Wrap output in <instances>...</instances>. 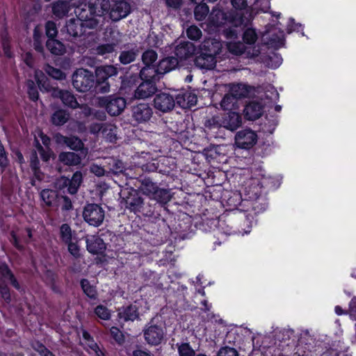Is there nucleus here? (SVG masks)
I'll return each instance as SVG.
<instances>
[{
	"mask_svg": "<svg viewBox=\"0 0 356 356\" xmlns=\"http://www.w3.org/2000/svg\"><path fill=\"white\" fill-rule=\"evenodd\" d=\"M72 84L74 88L81 92L90 90L95 84V77L90 70L79 68L72 75Z\"/></svg>",
	"mask_w": 356,
	"mask_h": 356,
	"instance_id": "f257e3e1",
	"label": "nucleus"
},
{
	"mask_svg": "<svg viewBox=\"0 0 356 356\" xmlns=\"http://www.w3.org/2000/svg\"><path fill=\"white\" fill-rule=\"evenodd\" d=\"M105 217V212L102 207L97 204H88L83 211V218L90 225L100 226Z\"/></svg>",
	"mask_w": 356,
	"mask_h": 356,
	"instance_id": "f03ea898",
	"label": "nucleus"
},
{
	"mask_svg": "<svg viewBox=\"0 0 356 356\" xmlns=\"http://www.w3.org/2000/svg\"><path fill=\"white\" fill-rule=\"evenodd\" d=\"M143 332L145 341L151 346L161 344L165 336V328L161 325L154 324L153 321L145 325Z\"/></svg>",
	"mask_w": 356,
	"mask_h": 356,
	"instance_id": "7ed1b4c3",
	"label": "nucleus"
},
{
	"mask_svg": "<svg viewBox=\"0 0 356 356\" xmlns=\"http://www.w3.org/2000/svg\"><path fill=\"white\" fill-rule=\"evenodd\" d=\"M98 104L104 107L109 115L117 116L124 111L127 102L123 97L108 96L99 98Z\"/></svg>",
	"mask_w": 356,
	"mask_h": 356,
	"instance_id": "20e7f679",
	"label": "nucleus"
},
{
	"mask_svg": "<svg viewBox=\"0 0 356 356\" xmlns=\"http://www.w3.org/2000/svg\"><path fill=\"white\" fill-rule=\"evenodd\" d=\"M66 33L72 37L74 42L79 40L81 42L84 41L86 35L89 34L86 33V30H83L82 20L79 19H70L67 22L64 28Z\"/></svg>",
	"mask_w": 356,
	"mask_h": 356,
	"instance_id": "39448f33",
	"label": "nucleus"
},
{
	"mask_svg": "<svg viewBox=\"0 0 356 356\" xmlns=\"http://www.w3.org/2000/svg\"><path fill=\"white\" fill-rule=\"evenodd\" d=\"M257 140V134L250 129H243L236 133L235 143L242 149H250L254 145Z\"/></svg>",
	"mask_w": 356,
	"mask_h": 356,
	"instance_id": "423d86ee",
	"label": "nucleus"
},
{
	"mask_svg": "<svg viewBox=\"0 0 356 356\" xmlns=\"http://www.w3.org/2000/svg\"><path fill=\"white\" fill-rule=\"evenodd\" d=\"M155 108L166 113L172 111L175 106V99L172 95L166 92L157 94L154 99Z\"/></svg>",
	"mask_w": 356,
	"mask_h": 356,
	"instance_id": "0eeeda50",
	"label": "nucleus"
},
{
	"mask_svg": "<svg viewBox=\"0 0 356 356\" xmlns=\"http://www.w3.org/2000/svg\"><path fill=\"white\" fill-rule=\"evenodd\" d=\"M109 6L110 17L115 22L126 17L131 12V6L126 0Z\"/></svg>",
	"mask_w": 356,
	"mask_h": 356,
	"instance_id": "6e6552de",
	"label": "nucleus"
},
{
	"mask_svg": "<svg viewBox=\"0 0 356 356\" xmlns=\"http://www.w3.org/2000/svg\"><path fill=\"white\" fill-rule=\"evenodd\" d=\"M83 6L84 8H88L90 15L99 17L102 16L110 8L108 0H89L88 5L85 4Z\"/></svg>",
	"mask_w": 356,
	"mask_h": 356,
	"instance_id": "1a4fd4ad",
	"label": "nucleus"
},
{
	"mask_svg": "<svg viewBox=\"0 0 356 356\" xmlns=\"http://www.w3.org/2000/svg\"><path fill=\"white\" fill-rule=\"evenodd\" d=\"M156 90V83L143 81L135 90L134 97L136 99H146L153 95Z\"/></svg>",
	"mask_w": 356,
	"mask_h": 356,
	"instance_id": "9d476101",
	"label": "nucleus"
},
{
	"mask_svg": "<svg viewBox=\"0 0 356 356\" xmlns=\"http://www.w3.org/2000/svg\"><path fill=\"white\" fill-rule=\"evenodd\" d=\"M152 115V108L146 104H138L132 108V117L138 123L148 121Z\"/></svg>",
	"mask_w": 356,
	"mask_h": 356,
	"instance_id": "9b49d317",
	"label": "nucleus"
},
{
	"mask_svg": "<svg viewBox=\"0 0 356 356\" xmlns=\"http://www.w3.org/2000/svg\"><path fill=\"white\" fill-rule=\"evenodd\" d=\"M52 96L60 99L64 105L73 109L79 107V104L74 95L68 90H62L54 88L52 91Z\"/></svg>",
	"mask_w": 356,
	"mask_h": 356,
	"instance_id": "f8f14e48",
	"label": "nucleus"
},
{
	"mask_svg": "<svg viewBox=\"0 0 356 356\" xmlns=\"http://www.w3.org/2000/svg\"><path fill=\"white\" fill-rule=\"evenodd\" d=\"M222 127L230 130L235 131L242 125V118L236 112H229L221 117Z\"/></svg>",
	"mask_w": 356,
	"mask_h": 356,
	"instance_id": "ddd939ff",
	"label": "nucleus"
},
{
	"mask_svg": "<svg viewBox=\"0 0 356 356\" xmlns=\"http://www.w3.org/2000/svg\"><path fill=\"white\" fill-rule=\"evenodd\" d=\"M86 242L87 250L93 254H101L106 249L104 241L98 236H87Z\"/></svg>",
	"mask_w": 356,
	"mask_h": 356,
	"instance_id": "4468645a",
	"label": "nucleus"
},
{
	"mask_svg": "<svg viewBox=\"0 0 356 356\" xmlns=\"http://www.w3.org/2000/svg\"><path fill=\"white\" fill-rule=\"evenodd\" d=\"M263 111V105L260 102L253 101L245 106L243 113L247 120H255L262 115Z\"/></svg>",
	"mask_w": 356,
	"mask_h": 356,
	"instance_id": "2eb2a0df",
	"label": "nucleus"
},
{
	"mask_svg": "<svg viewBox=\"0 0 356 356\" xmlns=\"http://www.w3.org/2000/svg\"><path fill=\"white\" fill-rule=\"evenodd\" d=\"M216 57L204 52L197 56L195 59V66L200 69L211 70L216 66Z\"/></svg>",
	"mask_w": 356,
	"mask_h": 356,
	"instance_id": "dca6fc26",
	"label": "nucleus"
},
{
	"mask_svg": "<svg viewBox=\"0 0 356 356\" xmlns=\"http://www.w3.org/2000/svg\"><path fill=\"white\" fill-rule=\"evenodd\" d=\"M104 165L106 170L107 176L110 174L122 173L124 170L123 163L113 157H108L104 159Z\"/></svg>",
	"mask_w": 356,
	"mask_h": 356,
	"instance_id": "f3484780",
	"label": "nucleus"
},
{
	"mask_svg": "<svg viewBox=\"0 0 356 356\" xmlns=\"http://www.w3.org/2000/svg\"><path fill=\"white\" fill-rule=\"evenodd\" d=\"M195 51V47L192 42H184L177 45L175 49V55L181 60L186 59L191 56Z\"/></svg>",
	"mask_w": 356,
	"mask_h": 356,
	"instance_id": "a211bd4d",
	"label": "nucleus"
},
{
	"mask_svg": "<svg viewBox=\"0 0 356 356\" xmlns=\"http://www.w3.org/2000/svg\"><path fill=\"white\" fill-rule=\"evenodd\" d=\"M200 48L204 53L216 57V56L220 52L222 44L215 39L209 38L203 41L200 45Z\"/></svg>",
	"mask_w": 356,
	"mask_h": 356,
	"instance_id": "6ab92c4d",
	"label": "nucleus"
},
{
	"mask_svg": "<svg viewBox=\"0 0 356 356\" xmlns=\"http://www.w3.org/2000/svg\"><path fill=\"white\" fill-rule=\"evenodd\" d=\"M143 206V199L136 191L125 199V207L131 211H139Z\"/></svg>",
	"mask_w": 356,
	"mask_h": 356,
	"instance_id": "aec40b11",
	"label": "nucleus"
},
{
	"mask_svg": "<svg viewBox=\"0 0 356 356\" xmlns=\"http://www.w3.org/2000/svg\"><path fill=\"white\" fill-rule=\"evenodd\" d=\"M161 74L159 73L158 67L145 66L140 72V77L143 81H154L160 79Z\"/></svg>",
	"mask_w": 356,
	"mask_h": 356,
	"instance_id": "412c9836",
	"label": "nucleus"
},
{
	"mask_svg": "<svg viewBox=\"0 0 356 356\" xmlns=\"http://www.w3.org/2000/svg\"><path fill=\"white\" fill-rule=\"evenodd\" d=\"M86 12V9L84 8H78L76 10L79 19L82 20L83 30H86L87 33V29H93L97 26L98 21L92 17H89L88 14H85Z\"/></svg>",
	"mask_w": 356,
	"mask_h": 356,
	"instance_id": "4be33fe9",
	"label": "nucleus"
},
{
	"mask_svg": "<svg viewBox=\"0 0 356 356\" xmlns=\"http://www.w3.org/2000/svg\"><path fill=\"white\" fill-rule=\"evenodd\" d=\"M58 160L65 165L75 166L81 162V156L72 152H63L59 154Z\"/></svg>",
	"mask_w": 356,
	"mask_h": 356,
	"instance_id": "5701e85b",
	"label": "nucleus"
},
{
	"mask_svg": "<svg viewBox=\"0 0 356 356\" xmlns=\"http://www.w3.org/2000/svg\"><path fill=\"white\" fill-rule=\"evenodd\" d=\"M178 65V59L175 57H167L162 59L158 65L159 73L161 75L175 69Z\"/></svg>",
	"mask_w": 356,
	"mask_h": 356,
	"instance_id": "b1692460",
	"label": "nucleus"
},
{
	"mask_svg": "<svg viewBox=\"0 0 356 356\" xmlns=\"http://www.w3.org/2000/svg\"><path fill=\"white\" fill-rule=\"evenodd\" d=\"M175 102L181 108H190L195 105L197 102V97L192 93H183L179 94L175 98Z\"/></svg>",
	"mask_w": 356,
	"mask_h": 356,
	"instance_id": "393cba45",
	"label": "nucleus"
},
{
	"mask_svg": "<svg viewBox=\"0 0 356 356\" xmlns=\"http://www.w3.org/2000/svg\"><path fill=\"white\" fill-rule=\"evenodd\" d=\"M117 73V69L113 65L101 66L96 70L97 79L99 81H107L109 77L116 75Z\"/></svg>",
	"mask_w": 356,
	"mask_h": 356,
	"instance_id": "a878e982",
	"label": "nucleus"
},
{
	"mask_svg": "<svg viewBox=\"0 0 356 356\" xmlns=\"http://www.w3.org/2000/svg\"><path fill=\"white\" fill-rule=\"evenodd\" d=\"M118 316L124 321H134L138 318V312L135 305H129L122 308L118 313Z\"/></svg>",
	"mask_w": 356,
	"mask_h": 356,
	"instance_id": "bb28decb",
	"label": "nucleus"
},
{
	"mask_svg": "<svg viewBox=\"0 0 356 356\" xmlns=\"http://www.w3.org/2000/svg\"><path fill=\"white\" fill-rule=\"evenodd\" d=\"M48 50L54 55L61 56L66 52L65 45L59 40L49 39L46 42Z\"/></svg>",
	"mask_w": 356,
	"mask_h": 356,
	"instance_id": "cd10ccee",
	"label": "nucleus"
},
{
	"mask_svg": "<svg viewBox=\"0 0 356 356\" xmlns=\"http://www.w3.org/2000/svg\"><path fill=\"white\" fill-rule=\"evenodd\" d=\"M70 10V3L65 1H59L53 3V13L58 18L65 16Z\"/></svg>",
	"mask_w": 356,
	"mask_h": 356,
	"instance_id": "c85d7f7f",
	"label": "nucleus"
},
{
	"mask_svg": "<svg viewBox=\"0 0 356 356\" xmlns=\"http://www.w3.org/2000/svg\"><path fill=\"white\" fill-rule=\"evenodd\" d=\"M139 188L145 195L152 197L158 188V186L150 179L145 178L141 180Z\"/></svg>",
	"mask_w": 356,
	"mask_h": 356,
	"instance_id": "c756f323",
	"label": "nucleus"
},
{
	"mask_svg": "<svg viewBox=\"0 0 356 356\" xmlns=\"http://www.w3.org/2000/svg\"><path fill=\"white\" fill-rule=\"evenodd\" d=\"M83 181V175L81 172L76 171L75 172L71 179H70V184L68 188V193L74 195L76 194L78 191L79 188L80 187Z\"/></svg>",
	"mask_w": 356,
	"mask_h": 356,
	"instance_id": "7c9ffc66",
	"label": "nucleus"
},
{
	"mask_svg": "<svg viewBox=\"0 0 356 356\" xmlns=\"http://www.w3.org/2000/svg\"><path fill=\"white\" fill-rule=\"evenodd\" d=\"M171 195L170 191L163 188L156 189L155 193L152 197V199L156 200L161 204H166L171 200Z\"/></svg>",
	"mask_w": 356,
	"mask_h": 356,
	"instance_id": "2f4dec72",
	"label": "nucleus"
},
{
	"mask_svg": "<svg viewBox=\"0 0 356 356\" xmlns=\"http://www.w3.org/2000/svg\"><path fill=\"white\" fill-rule=\"evenodd\" d=\"M0 274L6 279L10 280V284L16 289H19L20 286L17 280L11 273L8 266L5 264H0Z\"/></svg>",
	"mask_w": 356,
	"mask_h": 356,
	"instance_id": "473e14b6",
	"label": "nucleus"
},
{
	"mask_svg": "<svg viewBox=\"0 0 356 356\" xmlns=\"http://www.w3.org/2000/svg\"><path fill=\"white\" fill-rule=\"evenodd\" d=\"M102 137L106 140L112 142L116 139L117 127L111 123H104Z\"/></svg>",
	"mask_w": 356,
	"mask_h": 356,
	"instance_id": "72a5a7b5",
	"label": "nucleus"
},
{
	"mask_svg": "<svg viewBox=\"0 0 356 356\" xmlns=\"http://www.w3.org/2000/svg\"><path fill=\"white\" fill-rule=\"evenodd\" d=\"M60 236L61 240L67 243L75 239L74 234L68 224H63L60 227Z\"/></svg>",
	"mask_w": 356,
	"mask_h": 356,
	"instance_id": "f704fd0d",
	"label": "nucleus"
},
{
	"mask_svg": "<svg viewBox=\"0 0 356 356\" xmlns=\"http://www.w3.org/2000/svg\"><path fill=\"white\" fill-rule=\"evenodd\" d=\"M69 119V115L65 111L59 110L56 111L52 117L51 122L56 126L64 124Z\"/></svg>",
	"mask_w": 356,
	"mask_h": 356,
	"instance_id": "c9c22d12",
	"label": "nucleus"
},
{
	"mask_svg": "<svg viewBox=\"0 0 356 356\" xmlns=\"http://www.w3.org/2000/svg\"><path fill=\"white\" fill-rule=\"evenodd\" d=\"M116 45L117 43L115 42L100 44L95 49V54L99 56H106L115 51Z\"/></svg>",
	"mask_w": 356,
	"mask_h": 356,
	"instance_id": "e433bc0d",
	"label": "nucleus"
},
{
	"mask_svg": "<svg viewBox=\"0 0 356 356\" xmlns=\"http://www.w3.org/2000/svg\"><path fill=\"white\" fill-rule=\"evenodd\" d=\"M44 70L49 76L54 79L63 80L66 77L65 74L61 70L54 67L49 65H47Z\"/></svg>",
	"mask_w": 356,
	"mask_h": 356,
	"instance_id": "4c0bfd02",
	"label": "nucleus"
},
{
	"mask_svg": "<svg viewBox=\"0 0 356 356\" xmlns=\"http://www.w3.org/2000/svg\"><path fill=\"white\" fill-rule=\"evenodd\" d=\"M40 197L46 205L51 206L56 200V193L54 191L44 189L40 193Z\"/></svg>",
	"mask_w": 356,
	"mask_h": 356,
	"instance_id": "58836bf2",
	"label": "nucleus"
},
{
	"mask_svg": "<svg viewBox=\"0 0 356 356\" xmlns=\"http://www.w3.org/2000/svg\"><path fill=\"white\" fill-rule=\"evenodd\" d=\"M176 346L179 356H196L195 350L188 343H177Z\"/></svg>",
	"mask_w": 356,
	"mask_h": 356,
	"instance_id": "ea45409f",
	"label": "nucleus"
},
{
	"mask_svg": "<svg viewBox=\"0 0 356 356\" xmlns=\"http://www.w3.org/2000/svg\"><path fill=\"white\" fill-rule=\"evenodd\" d=\"M209 10V7L206 3H200L197 5L194 10L195 19L198 21H202L207 16Z\"/></svg>",
	"mask_w": 356,
	"mask_h": 356,
	"instance_id": "a19ab883",
	"label": "nucleus"
},
{
	"mask_svg": "<svg viewBox=\"0 0 356 356\" xmlns=\"http://www.w3.org/2000/svg\"><path fill=\"white\" fill-rule=\"evenodd\" d=\"M137 56V52L133 50L123 51L121 52L119 59L121 63L124 65L133 62Z\"/></svg>",
	"mask_w": 356,
	"mask_h": 356,
	"instance_id": "79ce46f5",
	"label": "nucleus"
},
{
	"mask_svg": "<svg viewBox=\"0 0 356 356\" xmlns=\"http://www.w3.org/2000/svg\"><path fill=\"white\" fill-rule=\"evenodd\" d=\"M81 288L83 292L90 298H95L97 292L94 286H91L89 281L83 279L81 281Z\"/></svg>",
	"mask_w": 356,
	"mask_h": 356,
	"instance_id": "37998d69",
	"label": "nucleus"
},
{
	"mask_svg": "<svg viewBox=\"0 0 356 356\" xmlns=\"http://www.w3.org/2000/svg\"><path fill=\"white\" fill-rule=\"evenodd\" d=\"M157 59V54L154 50H147L142 56V60L145 66H150Z\"/></svg>",
	"mask_w": 356,
	"mask_h": 356,
	"instance_id": "c03bdc74",
	"label": "nucleus"
},
{
	"mask_svg": "<svg viewBox=\"0 0 356 356\" xmlns=\"http://www.w3.org/2000/svg\"><path fill=\"white\" fill-rule=\"evenodd\" d=\"M204 126L206 128L211 130L222 127V118L220 116H213L205 120Z\"/></svg>",
	"mask_w": 356,
	"mask_h": 356,
	"instance_id": "a18cd8bd",
	"label": "nucleus"
},
{
	"mask_svg": "<svg viewBox=\"0 0 356 356\" xmlns=\"http://www.w3.org/2000/svg\"><path fill=\"white\" fill-rule=\"evenodd\" d=\"M236 99L231 94L225 95L220 102V106L224 110H231L234 105L236 103Z\"/></svg>",
	"mask_w": 356,
	"mask_h": 356,
	"instance_id": "49530a36",
	"label": "nucleus"
},
{
	"mask_svg": "<svg viewBox=\"0 0 356 356\" xmlns=\"http://www.w3.org/2000/svg\"><path fill=\"white\" fill-rule=\"evenodd\" d=\"M31 346L33 349L38 353L41 356H55L49 349L39 341L33 343Z\"/></svg>",
	"mask_w": 356,
	"mask_h": 356,
	"instance_id": "de8ad7c7",
	"label": "nucleus"
},
{
	"mask_svg": "<svg viewBox=\"0 0 356 356\" xmlns=\"http://www.w3.org/2000/svg\"><path fill=\"white\" fill-rule=\"evenodd\" d=\"M66 145L73 150H79L83 147V143L78 137L70 136L67 138Z\"/></svg>",
	"mask_w": 356,
	"mask_h": 356,
	"instance_id": "09e8293b",
	"label": "nucleus"
},
{
	"mask_svg": "<svg viewBox=\"0 0 356 356\" xmlns=\"http://www.w3.org/2000/svg\"><path fill=\"white\" fill-rule=\"evenodd\" d=\"M26 86L28 90V94L30 99H32L33 101L38 100L39 93L35 83L31 80H29L26 83Z\"/></svg>",
	"mask_w": 356,
	"mask_h": 356,
	"instance_id": "8fccbe9b",
	"label": "nucleus"
},
{
	"mask_svg": "<svg viewBox=\"0 0 356 356\" xmlns=\"http://www.w3.org/2000/svg\"><path fill=\"white\" fill-rule=\"evenodd\" d=\"M90 171L97 177L107 175V171L104 165V162L99 165L97 163L91 164L90 166Z\"/></svg>",
	"mask_w": 356,
	"mask_h": 356,
	"instance_id": "3c124183",
	"label": "nucleus"
},
{
	"mask_svg": "<svg viewBox=\"0 0 356 356\" xmlns=\"http://www.w3.org/2000/svg\"><path fill=\"white\" fill-rule=\"evenodd\" d=\"M257 35L256 32L252 29H248L243 33V41L249 44H254L257 40Z\"/></svg>",
	"mask_w": 356,
	"mask_h": 356,
	"instance_id": "603ef678",
	"label": "nucleus"
},
{
	"mask_svg": "<svg viewBox=\"0 0 356 356\" xmlns=\"http://www.w3.org/2000/svg\"><path fill=\"white\" fill-rule=\"evenodd\" d=\"M187 36L193 40H197L202 35V31L196 26H191L186 30Z\"/></svg>",
	"mask_w": 356,
	"mask_h": 356,
	"instance_id": "864d4df0",
	"label": "nucleus"
},
{
	"mask_svg": "<svg viewBox=\"0 0 356 356\" xmlns=\"http://www.w3.org/2000/svg\"><path fill=\"white\" fill-rule=\"evenodd\" d=\"M111 334L113 339L120 345L122 344L125 341L124 334L116 327L111 328Z\"/></svg>",
	"mask_w": 356,
	"mask_h": 356,
	"instance_id": "5fc2aeb1",
	"label": "nucleus"
},
{
	"mask_svg": "<svg viewBox=\"0 0 356 356\" xmlns=\"http://www.w3.org/2000/svg\"><path fill=\"white\" fill-rule=\"evenodd\" d=\"M45 29L47 36L49 39H54L55 37H56L58 31L54 22L51 21L47 22L45 26Z\"/></svg>",
	"mask_w": 356,
	"mask_h": 356,
	"instance_id": "6e6d98bb",
	"label": "nucleus"
},
{
	"mask_svg": "<svg viewBox=\"0 0 356 356\" xmlns=\"http://www.w3.org/2000/svg\"><path fill=\"white\" fill-rule=\"evenodd\" d=\"M96 315L103 320H108L111 317L109 310L103 305H98L95 310Z\"/></svg>",
	"mask_w": 356,
	"mask_h": 356,
	"instance_id": "4d7b16f0",
	"label": "nucleus"
},
{
	"mask_svg": "<svg viewBox=\"0 0 356 356\" xmlns=\"http://www.w3.org/2000/svg\"><path fill=\"white\" fill-rule=\"evenodd\" d=\"M247 91L241 84L234 86L231 90V95L236 99L243 97L246 95Z\"/></svg>",
	"mask_w": 356,
	"mask_h": 356,
	"instance_id": "13d9d810",
	"label": "nucleus"
},
{
	"mask_svg": "<svg viewBox=\"0 0 356 356\" xmlns=\"http://www.w3.org/2000/svg\"><path fill=\"white\" fill-rule=\"evenodd\" d=\"M36 147L40 154L42 159L44 161H48L51 155V151L47 147V149H44L42 146L40 144V143L36 140Z\"/></svg>",
	"mask_w": 356,
	"mask_h": 356,
	"instance_id": "bf43d9fd",
	"label": "nucleus"
},
{
	"mask_svg": "<svg viewBox=\"0 0 356 356\" xmlns=\"http://www.w3.org/2000/svg\"><path fill=\"white\" fill-rule=\"evenodd\" d=\"M217 356H238V353L235 348L225 346L218 350Z\"/></svg>",
	"mask_w": 356,
	"mask_h": 356,
	"instance_id": "052dcab7",
	"label": "nucleus"
},
{
	"mask_svg": "<svg viewBox=\"0 0 356 356\" xmlns=\"http://www.w3.org/2000/svg\"><path fill=\"white\" fill-rule=\"evenodd\" d=\"M69 184L70 179L66 177H60L56 179L55 182V187L58 190H63L67 188V191L68 192Z\"/></svg>",
	"mask_w": 356,
	"mask_h": 356,
	"instance_id": "680f3d73",
	"label": "nucleus"
},
{
	"mask_svg": "<svg viewBox=\"0 0 356 356\" xmlns=\"http://www.w3.org/2000/svg\"><path fill=\"white\" fill-rule=\"evenodd\" d=\"M97 90L100 93H107L110 91V84L107 81H99L97 79Z\"/></svg>",
	"mask_w": 356,
	"mask_h": 356,
	"instance_id": "e2e57ef3",
	"label": "nucleus"
},
{
	"mask_svg": "<svg viewBox=\"0 0 356 356\" xmlns=\"http://www.w3.org/2000/svg\"><path fill=\"white\" fill-rule=\"evenodd\" d=\"M66 244L68 245V250L71 254L75 257H79L80 256V249L76 242L71 241L70 243H67Z\"/></svg>",
	"mask_w": 356,
	"mask_h": 356,
	"instance_id": "0e129e2a",
	"label": "nucleus"
},
{
	"mask_svg": "<svg viewBox=\"0 0 356 356\" xmlns=\"http://www.w3.org/2000/svg\"><path fill=\"white\" fill-rule=\"evenodd\" d=\"M104 123H92L89 127V131L92 134H101L102 136V131Z\"/></svg>",
	"mask_w": 356,
	"mask_h": 356,
	"instance_id": "69168bd1",
	"label": "nucleus"
},
{
	"mask_svg": "<svg viewBox=\"0 0 356 356\" xmlns=\"http://www.w3.org/2000/svg\"><path fill=\"white\" fill-rule=\"evenodd\" d=\"M33 38H34V43H33L34 49L38 52H42L44 49H43L41 42L40 41V35L39 33H38L36 30L34 31Z\"/></svg>",
	"mask_w": 356,
	"mask_h": 356,
	"instance_id": "338daca9",
	"label": "nucleus"
},
{
	"mask_svg": "<svg viewBox=\"0 0 356 356\" xmlns=\"http://www.w3.org/2000/svg\"><path fill=\"white\" fill-rule=\"evenodd\" d=\"M40 162L35 152H32L30 158V166L31 170L39 168Z\"/></svg>",
	"mask_w": 356,
	"mask_h": 356,
	"instance_id": "774afa93",
	"label": "nucleus"
}]
</instances>
